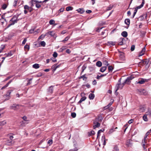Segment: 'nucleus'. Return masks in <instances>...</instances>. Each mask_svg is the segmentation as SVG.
Here are the masks:
<instances>
[{"label":"nucleus","instance_id":"39","mask_svg":"<svg viewBox=\"0 0 151 151\" xmlns=\"http://www.w3.org/2000/svg\"><path fill=\"white\" fill-rule=\"evenodd\" d=\"M11 93V91H8V92L7 93V94L4 96V97H5L6 96L7 97H8V98H9L10 96V94Z\"/></svg>","mask_w":151,"mask_h":151},{"label":"nucleus","instance_id":"50","mask_svg":"<svg viewBox=\"0 0 151 151\" xmlns=\"http://www.w3.org/2000/svg\"><path fill=\"white\" fill-rule=\"evenodd\" d=\"M57 55H58V54L56 52H54L53 53V57H54V58H56L57 57Z\"/></svg>","mask_w":151,"mask_h":151},{"label":"nucleus","instance_id":"59","mask_svg":"<svg viewBox=\"0 0 151 151\" xmlns=\"http://www.w3.org/2000/svg\"><path fill=\"white\" fill-rule=\"evenodd\" d=\"M111 104H112V103H110L109 105H108L107 106H106L105 107V109H107L108 108H109Z\"/></svg>","mask_w":151,"mask_h":151},{"label":"nucleus","instance_id":"31","mask_svg":"<svg viewBox=\"0 0 151 151\" xmlns=\"http://www.w3.org/2000/svg\"><path fill=\"white\" fill-rule=\"evenodd\" d=\"M146 114L147 116H149L150 117H151V110H149L147 111L146 112Z\"/></svg>","mask_w":151,"mask_h":151},{"label":"nucleus","instance_id":"1","mask_svg":"<svg viewBox=\"0 0 151 151\" xmlns=\"http://www.w3.org/2000/svg\"><path fill=\"white\" fill-rule=\"evenodd\" d=\"M102 119L103 118L101 116H99L98 117L95 119L93 123V129H95L100 126V124L99 122H101Z\"/></svg>","mask_w":151,"mask_h":151},{"label":"nucleus","instance_id":"33","mask_svg":"<svg viewBox=\"0 0 151 151\" xmlns=\"http://www.w3.org/2000/svg\"><path fill=\"white\" fill-rule=\"evenodd\" d=\"M73 9V7L71 6H68L66 8V9L67 11L72 10Z\"/></svg>","mask_w":151,"mask_h":151},{"label":"nucleus","instance_id":"60","mask_svg":"<svg viewBox=\"0 0 151 151\" xmlns=\"http://www.w3.org/2000/svg\"><path fill=\"white\" fill-rule=\"evenodd\" d=\"M102 27L101 28H97L96 30V31L97 32H99L100 31V30L101 29H102Z\"/></svg>","mask_w":151,"mask_h":151},{"label":"nucleus","instance_id":"47","mask_svg":"<svg viewBox=\"0 0 151 151\" xmlns=\"http://www.w3.org/2000/svg\"><path fill=\"white\" fill-rule=\"evenodd\" d=\"M7 7V5L5 4H4L2 6V8L3 9H5Z\"/></svg>","mask_w":151,"mask_h":151},{"label":"nucleus","instance_id":"2","mask_svg":"<svg viewBox=\"0 0 151 151\" xmlns=\"http://www.w3.org/2000/svg\"><path fill=\"white\" fill-rule=\"evenodd\" d=\"M149 80V79H146L141 78L139 79L138 80V81H136L135 83L136 84H142L144 83L145 82H148Z\"/></svg>","mask_w":151,"mask_h":151},{"label":"nucleus","instance_id":"8","mask_svg":"<svg viewBox=\"0 0 151 151\" xmlns=\"http://www.w3.org/2000/svg\"><path fill=\"white\" fill-rule=\"evenodd\" d=\"M134 77V76L133 75L128 77L124 83V84L125 83H127L128 84H129L131 82V80L133 79Z\"/></svg>","mask_w":151,"mask_h":151},{"label":"nucleus","instance_id":"46","mask_svg":"<svg viewBox=\"0 0 151 151\" xmlns=\"http://www.w3.org/2000/svg\"><path fill=\"white\" fill-rule=\"evenodd\" d=\"M24 8L25 9H26V10H29V9H31V8H30V7H29L27 5H25L24 6Z\"/></svg>","mask_w":151,"mask_h":151},{"label":"nucleus","instance_id":"18","mask_svg":"<svg viewBox=\"0 0 151 151\" xmlns=\"http://www.w3.org/2000/svg\"><path fill=\"white\" fill-rule=\"evenodd\" d=\"M12 80H10L5 86H4L3 87L1 88V89H4L5 88H6L8 86H9V84L10 83L12 82Z\"/></svg>","mask_w":151,"mask_h":151},{"label":"nucleus","instance_id":"21","mask_svg":"<svg viewBox=\"0 0 151 151\" xmlns=\"http://www.w3.org/2000/svg\"><path fill=\"white\" fill-rule=\"evenodd\" d=\"M106 66H103L101 68L100 71L101 72L103 73L106 70Z\"/></svg>","mask_w":151,"mask_h":151},{"label":"nucleus","instance_id":"61","mask_svg":"<svg viewBox=\"0 0 151 151\" xmlns=\"http://www.w3.org/2000/svg\"><path fill=\"white\" fill-rule=\"evenodd\" d=\"M86 12L87 13L90 14L92 12V11L91 10H87L86 11Z\"/></svg>","mask_w":151,"mask_h":151},{"label":"nucleus","instance_id":"15","mask_svg":"<svg viewBox=\"0 0 151 151\" xmlns=\"http://www.w3.org/2000/svg\"><path fill=\"white\" fill-rule=\"evenodd\" d=\"M145 51V47H144V48L142 49V50L139 52V56H141L144 54Z\"/></svg>","mask_w":151,"mask_h":151},{"label":"nucleus","instance_id":"43","mask_svg":"<svg viewBox=\"0 0 151 151\" xmlns=\"http://www.w3.org/2000/svg\"><path fill=\"white\" fill-rule=\"evenodd\" d=\"M108 69L109 72L112 71L113 69V68L112 66H110L109 67Z\"/></svg>","mask_w":151,"mask_h":151},{"label":"nucleus","instance_id":"32","mask_svg":"<svg viewBox=\"0 0 151 151\" xmlns=\"http://www.w3.org/2000/svg\"><path fill=\"white\" fill-rule=\"evenodd\" d=\"M86 99V97H85V96H84L83 97H82L81 99L79 101V103H81L83 101H84V100H85Z\"/></svg>","mask_w":151,"mask_h":151},{"label":"nucleus","instance_id":"5","mask_svg":"<svg viewBox=\"0 0 151 151\" xmlns=\"http://www.w3.org/2000/svg\"><path fill=\"white\" fill-rule=\"evenodd\" d=\"M137 93L140 95H145L147 93L146 90L144 89H138L137 90Z\"/></svg>","mask_w":151,"mask_h":151},{"label":"nucleus","instance_id":"48","mask_svg":"<svg viewBox=\"0 0 151 151\" xmlns=\"http://www.w3.org/2000/svg\"><path fill=\"white\" fill-rule=\"evenodd\" d=\"M104 130H102V129H100L99 130L97 133V137L99 136H100V132H103L104 131Z\"/></svg>","mask_w":151,"mask_h":151},{"label":"nucleus","instance_id":"63","mask_svg":"<svg viewBox=\"0 0 151 151\" xmlns=\"http://www.w3.org/2000/svg\"><path fill=\"white\" fill-rule=\"evenodd\" d=\"M112 7H113L112 6H110L109 8H107V10H111V9L112 8Z\"/></svg>","mask_w":151,"mask_h":151},{"label":"nucleus","instance_id":"19","mask_svg":"<svg viewBox=\"0 0 151 151\" xmlns=\"http://www.w3.org/2000/svg\"><path fill=\"white\" fill-rule=\"evenodd\" d=\"M95 133L94 131L92 130L88 132V135L89 136H91L94 135Z\"/></svg>","mask_w":151,"mask_h":151},{"label":"nucleus","instance_id":"34","mask_svg":"<svg viewBox=\"0 0 151 151\" xmlns=\"http://www.w3.org/2000/svg\"><path fill=\"white\" fill-rule=\"evenodd\" d=\"M46 34H48L52 36H53L55 34V33L52 31H49L47 32Z\"/></svg>","mask_w":151,"mask_h":151},{"label":"nucleus","instance_id":"54","mask_svg":"<svg viewBox=\"0 0 151 151\" xmlns=\"http://www.w3.org/2000/svg\"><path fill=\"white\" fill-rule=\"evenodd\" d=\"M103 63L104 64L106 65V67L109 65L108 62L106 60L104 61Z\"/></svg>","mask_w":151,"mask_h":151},{"label":"nucleus","instance_id":"44","mask_svg":"<svg viewBox=\"0 0 151 151\" xmlns=\"http://www.w3.org/2000/svg\"><path fill=\"white\" fill-rule=\"evenodd\" d=\"M18 0H14V1L13 5V6H17Z\"/></svg>","mask_w":151,"mask_h":151},{"label":"nucleus","instance_id":"9","mask_svg":"<svg viewBox=\"0 0 151 151\" xmlns=\"http://www.w3.org/2000/svg\"><path fill=\"white\" fill-rule=\"evenodd\" d=\"M17 22L16 20L14 19V18H12L9 21L10 24L6 28H9L11 25H14Z\"/></svg>","mask_w":151,"mask_h":151},{"label":"nucleus","instance_id":"53","mask_svg":"<svg viewBox=\"0 0 151 151\" xmlns=\"http://www.w3.org/2000/svg\"><path fill=\"white\" fill-rule=\"evenodd\" d=\"M52 143V139H50L48 140V143L49 144V145H51Z\"/></svg>","mask_w":151,"mask_h":151},{"label":"nucleus","instance_id":"41","mask_svg":"<svg viewBox=\"0 0 151 151\" xmlns=\"http://www.w3.org/2000/svg\"><path fill=\"white\" fill-rule=\"evenodd\" d=\"M151 133V129L148 131L146 134L145 136L146 137H147L148 135L149 134Z\"/></svg>","mask_w":151,"mask_h":151},{"label":"nucleus","instance_id":"29","mask_svg":"<svg viewBox=\"0 0 151 151\" xmlns=\"http://www.w3.org/2000/svg\"><path fill=\"white\" fill-rule=\"evenodd\" d=\"M106 74V73L104 74H102L100 76L98 75L97 76L96 78L98 79H99L105 76Z\"/></svg>","mask_w":151,"mask_h":151},{"label":"nucleus","instance_id":"42","mask_svg":"<svg viewBox=\"0 0 151 151\" xmlns=\"http://www.w3.org/2000/svg\"><path fill=\"white\" fill-rule=\"evenodd\" d=\"M124 38H121L120 39V40H121V41H120V42L119 43V45H122L123 44V42L122 41L124 40Z\"/></svg>","mask_w":151,"mask_h":151},{"label":"nucleus","instance_id":"30","mask_svg":"<svg viewBox=\"0 0 151 151\" xmlns=\"http://www.w3.org/2000/svg\"><path fill=\"white\" fill-rule=\"evenodd\" d=\"M46 34L45 35H42L40 36L38 38V40L42 39V40L46 36Z\"/></svg>","mask_w":151,"mask_h":151},{"label":"nucleus","instance_id":"56","mask_svg":"<svg viewBox=\"0 0 151 151\" xmlns=\"http://www.w3.org/2000/svg\"><path fill=\"white\" fill-rule=\"evenodd\" d=\"M24 48L25 49L29 50V46L28 45H26L25 46Z\"/></svg>","mask_w":151,"mask_h":151},{"label":"nucleus","instance_id":"27","mask_svg":"<svg viewBox=\"0 0 151 151\" xmlns=\"http://www.w3.org/2000/svg\"><path fill=\"white\" fill-rule=\"evenodd\" d=\"M32 67L33 68H35V69H37L39 68V65L38 64H35L34 65H33L32 66Z\"/></svg>","mask_w":151,"mask_h":151},{"label":"nucleus","instance_id":"22","mask_svg":"<svg viewBox=\"0 0 151 151\" xmlns=\"http://www.w3.org/2000/svg\"><path fill=\"white\" fill-rule=\"evenodd\" d=\"M6 124V122L5 120H4L0 122V127L5 125Z\"/></svg>","mask_w":151,"mask_h":151},{"label":"nucleus","instance_id":"55","mask_svg":"<svg viewBox=\"0 0 151 151\" xmlns=\"http://www.w3.org/2000/svg\"><path fill=\"white\" fill-rule=\"evenodd\" d=\"M77 11H78V12L81 13V14L83 13V11L81 12V11H82V9H79L78 10H77Z\"/></svg>","mask_w":151,"mask_h":151},{"label":"nucleus","instance_id":"58","mask_svg":"<svg viewBox=\"0 0 151 151\" xmlns=\"http://www.w3.org/2000/svg\"><path fill=\"white\" fill-rule=\"evenodd\" d=\"M27 40L26 38H25L22 42V45H24L25 43Z\"/></svg>","mask_w":151,"mask_h":151},{"label":"nucleus","instance_id":"45","mask_svg":"<svg viewBox=\"0 0 151 151\" xmlns=\"http://www.w3.org/2000/svg\"><path fill=\"white\" fill-rule=\"evenodd\" d=\"M40 45L41 46L44 47L45 45V43L44 41H41L40 43Z\"/></svg>","mask_w":151,"mask_h":151},{"label":"nucleus","instance_id":"26","mask_svg":"<svg viewBox=\"0 0 151 151\" xmlns=\"http://www.w3.org/2000/svg\"><path fill=\"white\" fill-rule=\"evenodd\" d=\"M96 65L97 66L99 67H101L102 66V63L101 62L98 61L96 63Z\"/></svg>","mask_w":151,"mask_h":151},{"label":"nucleus","instance_id":"37","mask_svg":"<svg viewBox=\"0 0 151 151\" xmlns=\"http://www.w3.org/2000/svg\"><path fill=\"white\" fill-rule=\"evenodd\" d=\"M70 37V36H68L66 37L65 39L62 40V41L63 42H65V41H67Z\"/></svg>","mask_w":151,"mask_h":151},{"label":"nucleus","instance_id":"28","mask_svg":"<svg viewBox=\"0 0 151 151\" xmlns=\"http://www.w3.org/2000/svg\"><path fill=\"white\" fill-rule=\"evenodd\" d=\"M142 142L148 143L149 142L148 137H145L144 139H142Z\"/></svg>","mask_w":151,"mask_h":151},{"label":"nucleus","instance_id":"23","mask_svg":"<svg viewBox=\"0 0 151 151\" xmlns=\"http://www.w3.org/2000/svg\"><path fill=\"white\" fill-rule=\"evenodd\" d=\"M121 35L124 37H126L127 36V33L126 31H123Z\"/></svg>","mask_w":151,"mask_h":151},{"label":"nucleus","instance_id":"25","mask_svg":"<svg viewBox=\"0 0 151 151\" xmlns=\"http://www.w3.org/2000/svg\"><path fill=\"white\" fill-rule=\"evenodd\" d=\"M147 116V115L145 114L143 116V120L145 122H147L148 121V119Z\"/></svg>","mask_w":151,"mask_h":151},{"label":"nucleus","instance_id":"13","mask_svg":"<svg viewBox=\"0 0 151 151\" xmlns=\"http://www.w3.org/2000/svg\"><path fill=\"white\" fill-rule=\"evenodd\" d=\"M60 66V65H57L56 64L52 66V68L53 69V70L54 71H55L56 69Z\"/></svg>","mask_w":151,"mask_h":151},{"label":"nucleus","instance_id":"62","mask_svg":"<svg viewBox=\"0 0 151 151\" xmlns=\"http://www.w3.org/2000/svg\"><path fill=\"white\" fill-rule=\"evenodd\" d=\"M40 32V30L39 29H37L36 31H35L34 32V33H35V34H36L37 33Z\"/></svg>","mask_w":151,"mask_h":151},{"label":"nucleus","instance_id":"3","mask_svg":"<svg viewBox=\"0 0 151 151\" xmlns=\"http://www.w3.org/2000/svg\"><path fill=\"white\" fill-rule=\"evenodd\" d=\"M21 106V105H19L16 104H13L10 106V108L11 109L17 110L20 109Z\"/></svg>","mask_w":151,"mask_h":151},{"label":"nucleus","instance_id":"64","mask_svg":"<svg viewBox=\"0 0 151 151\" xmlns=\"http://www.w3.org/2000/svg\"><path fill=\"white\" fill-rule=\"evenodd\" d=\"M34 29H31L29 31V32L30 33H34Z\"/></svg>","mask_w":151,"mask_h":151},{"label":"nucleus","instance_id":"51","mask_svg":"<svg viewBox=\"0 0 151 151\" xmlns=\"http://www.w3.org/2000/svg\"><path fill=\"white\" fill-rule=\"evenodd\" d=\"M135 46L134 45H132L131 47V50L132 51H133L135 49Z\"/></svg>","mask_w":151,"mask_h":151},{"label":"nucleus","instance_id":"17","mask_svg":"<svg viewBox=\"0 0 151 151\" xmlns=\"http://www.w3.org/2000/svg\"><path fill=\"white\" fill-rule=\"evenodd\" d=\"M48 91L49 93H52L53 91V87L52 86H50L48 88Z\"/></svg>","mask_w":151,"mask_h":151},{"label":"nucleus","instance_id":"35","mask_svg":"<svg viewBox=\"0 0 151 151\" xmlns=\"http://www.w3.org/2000/svg\"><path fill=\"white\" fill-rule=\"evenodd\" d=\"M113 151H119V148L116 146H115L114 147Z\"/></svg>","mask_w":151,"mask_h":151},{"label":"nucleus","instance_id":"38","mask_svg":"<svg viewBox=\"0 0 151 151\" xmlns=\"http://www.w3.org/2000/svg\"><path fill=\"white\" fill-rule=\"evenodd\" d=\"M5 45H2L0 47V53L3 50L4 48H5Z\"/></svg>","mask_w":151,"mask_h":151},{"label":"nucleus","instance_id":"11","mask_svg":"<svg viewBox=\"0 0 151 151\" xmlns=\"http://www.w3.org/2000/svg\"><path fill=\"white\" fill-rule=\"evenodd\" d=\"M47 1L48 0H44V1H37V2L36 3V4L35 5L36 7H37V8H40L41 6V4H40V3L45 2Z\"/></svg>","mask_w":151,"mask_h":151},{"label":"nucleus","instance_id":"6","mask_svg":"<svg viewBox=\"0 0 151 151\" xmlns=\"http://www.w3.org/2000/svg\"><path fill=\"white\" fill-rule=\"evenodd\" d=\"M148 63V60L147 59H146L139 62L138 65L139 66H142L145 65H147Z\"/></svg>","mask_w":151,"mask_h":151},{"label":"nucleus","instance_id":"36","mask_svg":"<svg viewBox=\"0 0 151 151\" xmlns=\"http://www.w3.org/2000/svg\"><path fill=\"white\" fill-rule=\"evenodd\" d=\"M6 144L7 145H12V141L11 140H7Z\"/></svg>","mask_w":151,"mask_h":151},{"label":"nucleus","instance_id":"16","mask_svg":"<svg viewBox=\"0 0 151 151\" xmlns=\"http://www.w3.org/2000/svg\"><path fill=\"white\" fill-rule=\"evenodd\" d=\"M101 140L103 142V145H105L106 144V139L105 137L104 136H102L101 138Z\"/></svg>","mask_w":151,"mask_h":151},{"label":"nucleus","instance_id":"52","mask_svg":"<svg viewBox=\"0 0 151 151\" xmlns=\"http://www.w3.org/2000/svg\"><path fill=\"white\" fill-rule=\"evenodd\" d=\"M66 46H64L63 47L61 48L60 49V50L61 51H62L64 50L65 49H66Z\"/></svg>","mask_w":151,"mask_h":151},{"label":"nucleus","instance_id":"10","mask_svg":"<svg viewBox=\"0 0 151 151\" xmlns=\"http://www.w3.org/2000/svg\"><path fill=\"white\" fill-rule=\"evenodd\" d=\"M124 83H123L122 84L120 83V82L119 83L116 85L117 89L116 91L119 89H122L124 85Z\"/></svg>","mask_w":151,"mask_h":151},{"label":"nucleus","instance_id":"57","mask_svg":"<svg viewBox=\"0 0 151 151\" xmlns=\"http://www.w3.org/2000/svg\"><path fill=\"white\" fill-rule=\"evenodd\" d=\"M64 8H62L59 10V12H63L64 11Z\"/></svg>","mask_w":151,"mask_h":151},{"label":"nucleus","instance_id":"14","mask_svg":"<svg viewBox=\"0 0 151 151\" xmlns=\"http://www.w3.org/2000/svg\"><path fill=\"white\" fill-rule=\"evenodd\" d=\"M145 4L144 2V0H142V4L138 6H137V7H136L135 9H137V10H138V9H140Z\"/></svg>","mask_w":151,"mask_h":151},{"label":"nucleus","instance_id":"20","mask_svg":"<svg viewBox=\"0 0 151 151\" xmlns=\"http://www.w3.org/2000/svg\"><path fill=\"white\" fill-rule=\"evenodd\" d=\"M95 97V96L94 94L91 93L89 94L88 97L91 100L93 99Z\"/></svg>","mask_w":151,"mask_h":151},{"label":"nucleus","instance_id":"7","mask_svg":"<svg viewBox=\"0 0 151 151\" xmlns=\"http://www.w3.org/2000/svg\"><path fill=\"white\" fill-rule=\"evenodd\" d=\"M141 145L144 151H147V148L149 145L148 143L146 142H142Z\"/></svg>","mask_w":151,"mask_h":151},{"label":"nucleus","instance_id":"24","mask_svg":"<svg viewBox=\"0 0 151 151\" xmlns=\"http://www.w3.org/2000/svg\"><path fill=\"white\" fill-rule=\"evenodd\" d=\"M130 20L129 19H127L124 21L125 23L127 25H129L130 24Z\"/></svg>","mask_w":151,"mask_h":151},{"label":"nucleus","instance_id":"4","mask_svg":"<svg viewBox=\"0 0 151 151\" xmlns=\"http://www.w3.org/2000/svg\"><path fill=\"white\" fill-rule=\"evenodd\" d=\"M24 120V121H22L21 122V125H22V126H23L25 125V124L28 123L29 120L27 119V117L25 116H24L22 118Z\"/></svg>","mask_w":151,"mask_h":151},{"label":"nucleus","instance_id":"49","mask_svg":"<svg viewBox=\"0 0 151 151\" xmlns=\"http://www.w3.org/2000/svg\"><path fill=\"white\" fill-rule=\"evenodd\" d=\"M71 116L73 118H75L76 117V114L75 112L72 113L71 114Z\"/></svg>","mask_w":151,"mask_h":151},{"label":"nucleus","instance_id":"40","mask_svg":"<svg viewBox=\"0 0 151 151\" xmlns=\"http://www.w3.org/2000/svg\"><path fill=\"white\" fill-rule=\"evenodd\" d=\"M49 23L50 25L53 24H55V21L53 19H51L49 21Z\"/></svg>","mask_w":151,"mask_h":151},{"label":"nucleus","instance_id":"12","mask_svg":"<svg viewBox=\"0 0 151 151\" xmlns=\"http://www.w3.org/2000/svg\"><path fill=\"white\" fill-rule=\"evenodd\" d=\"M37 1V0H31L29 2V4L31 6L33 7L35 4L36 5Z\"/></svg>","mask_w":151,"mask_h":151}]
</instances>
